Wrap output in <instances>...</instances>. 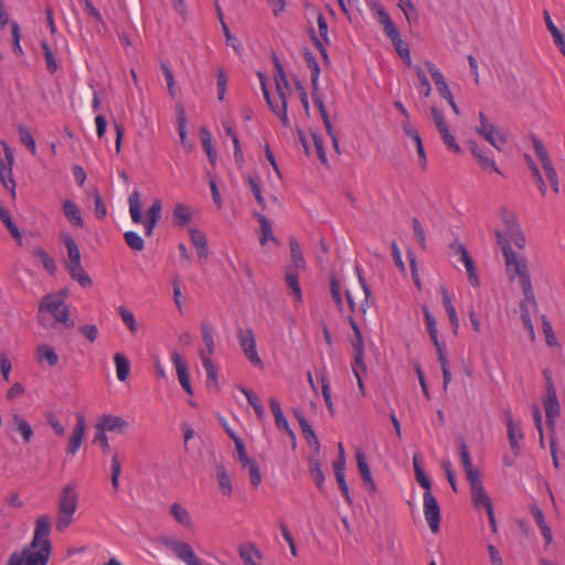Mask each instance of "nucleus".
I'll list each match as a JSON object with an SVG mask.
<instances>
[{
    "instance_id": "27",
    "label": "nucleus",
    "mask_w": 565,
    "mask_h": 565,
    "mask_svg": "<svg viewBox=\"0 0 565 565\" xmlns=\"http://www.w3.org/2000/svg\"><path fill=\"white\" fill-rule=\"evenodd\" d=\"M530 511L536 525L540 527L541 534L543 535L546 545L551 544L553 540L552 531L545 521L543 511L536 504L531 505Z\"/></svg>"
},
{
    "instance_id": "6",
    "label": "nucleus",
    "mask_w": 565,
    "mask_h": 565,
    "mask_svg": "<svg viewBox=\"0 0 565 565\" xmlns=\"http://www.w3.org/2000/svg\"><path fill=\"white\" fill-rule=\"evenodd\" d=\"M64 296L65 294H51L43 297L39 306V311H47L57 323L71 328L73 323L70 321V311L64 302Z\"/></svg>"
},
{
    "instance_id": "25",
    "label": "nucleus",
    "mask_w": 565,
    "mask_h": 565,
    "mask_svg": "<svg viewBox=\"0 0 565 565\" xmlns=\"http://www.w3.org/2000/svg\"><path fill=\"white\" fill-rule=\"evenodd\" d=\"M480 126L476 128V131L482 136L486 140H490L491 134H497L498 140L501 145L507 143V137L500 132L492 124L489 122L484 113H479Z\"/></svg>"
},
{
    "instance_id": "60",
    "label": "nucleus",
    "mask_w": 565,
    "mask_h": 565,
    "mask_svg": "<svg viewBox=\"0 0 565 565\" xmlns=\"http://www.w3.org/2000/svg\"><path fill=\"white\" fill-rule=\"evenodd\" d=\"M415 70H416V75L419 79L418 92L424 97H428L431 93V87H430L429 81H428L426 74L424 73V71L419 66H416Z\"/></svg>"
},
{
    "instance_id": "37",
    "label": "nucleus",
    "mask_w": 565,
    "mask_h": 565,
    "mask_svg": "<svg viewBox=\"0 0 565 565\" xmlns=\"http://www.w3.org/2000/svg\"><path fill=\"white\" fill-rule=\"evenodd\" d=\"M545 415H546V424L552 433H555V418L559 415V403L557 401H543Z\"/></svg>"
},
{
    "instance_id": "30",
    "label": "nucleus",
    "mask_w": 565,
    "mask_h": 565,
    "mask_svg": "<svg viewBox=\"0 0 565 565\" xmlns=\"http://www.w3.org/2000/svg\"><path fill=\"white\" fill-rule=\"evenodd\" d=\"M425 65L430 73V76L437 86L439 94L445 96L451 93L443 73L431 62H426Z\"/></svg>"
},
{
    "instance_id": "61",
    "label": "nucleus",
    "mask_w": 565,
    "mask_h": 565,
    "mask_svg": "<svg viewBox=\"0 0 565 565\" xmlns=\"http://www.w3.org/2000/svg\"><path fill=\"white\" fill-rule=\"evenodd\" d=\"M41 46H42L43 54L45 57L47 71L53 74L57 70V63L54 57V54H53L50 45L46 42H42Z\"/></svg>"
},
{
    "instance_id": "5",
    "label": "nucleus",
    "mask_w": 565,
    "mask_h": 565,
    "mask_svg": "<svg viewBox=\"0 0 565 565\" xmlns=\"http://www.w3.org/2000/svg\"><path fill=\"white\" fill-rule=\"evenodd\" d=\"M159 543L185 565H204L203 561L188 542L164 535L159 539Z\"/></svg>"
},
{
    "instance_id": "2",
    "label": "nucleus",
    "mask_w": 565,
    "mask_h": 565,
    "mask_svg": "<svg viewBox=\"0 0 565 565\" xmlns=\"http://www.w3.org/2000/svg\"><path fill=\"white\" fill-rule=\"evenodd\" d=\"M497 243L500 246L505 259L508 270L514 268V273L519 277L520 285L523 290L524 299L520 302L521 319L531 318L530 305L537 308L534 289L531 282V276L525 259H518L515 253L509 245L508 241L497 232Z\"/></svg>"
},
{
    "instance_id": "11",
    "label": "nucleus",
    "mask_w": 565,
    "mask_h": 565,
    "mask_svg": "<svg viewBox=\"0 0 565 565\" xmlns=\"http://www.w3.org/2000/svg\"><path fill=\"white\" fill-rule=\"evenodd\" d=\"M424 515L433 533H438L440 524V507L437 499L429 491L423 495Z\"/></svg>"
},
{
    "instance_id": "17",
    "label": "nucleus",
    "mask_w": 565,
    "mask_h": 565,
    "mask_svg": "<svg viewBox=\"0 0 565 565\" xmlns=\"http://www.w3.org/2000/svg\"><path fill=\"white\" fill-rule=\"evenodd\" d=\"M333 469L338 486L342 494L345 497L347 501L351 503L349 486L345 481V455L342 444H339V457L333 463Z\"/></svg>"
},
{
    "instance_id": "14",
    "label": "nucleus",
    "mask_w": 565,
    "mask_h": 565,
    "mask_svg": "<svg viewBox=\"0 0 565 565\" xmlns=\"http://www.w3.org/2000/svg\"><path fill=\"white\" fill-rule=\"evenodd\" d=\"M129 428V423L120 416L106 414L103 415L96 424V430L106 433L125 434Z\"/></svg>"
},
{
    "instance_id": "41",
    "label": "nucleus",
    "mask_w": 565,
    "mask_h": 565,
    "mask_svg": "<svg viewBox=\"0 0 565 565\" xmlns=\"http://www.w3.org/2000/svg\"><path fill=\"white\" fill-rule=\"evenodd\" d=\"M192 217L191 209L183 204L178 203L173 210V222L180 226H185L190 223Z\"/></svg>"
},
{
    "instance_id": "48",
    "label": "nucleus",
    "mask_w": 565,
    "mask_h": 565,
    "mask_svg": "<svg viewBox=\"0 0 565 565\" xmlns=\"http://www.w3.org/2000/svg\"><path fill=\"white\" fill-rule=\"evenodd\" d=\"M355 271L358 274V279H359V282L363 289V292H364V300L361 302L360 305V309L363 313L366 312L367 308H370L372 305H374V300L372 299L371 300V296H372V292H371V288L370 286L367 285L365 278L360 274L359 269L355 267Z\"/></svg>"
},
{
    "instance_id": "28",
    "label": "nucleus",
    "mask_w": 565,
    "mask_h": 565,
    "mask_svg": "<svg viewBox=\"0 0 565 565\" xmlns=\"http://www.w3.org/2000/svg\"><path fill=\"white\" fill-rule=\"evenodd\" d=\"M440 294H441V298H443V303H444V307L447 311V315H448V318H449V322L451 324V328H452V331L454 333H457L458 332V328H459V318L457 316V312H456V309L451 302V297L447 290V288L445 286H441L440 287Z\"/></svg>"
},
{
    "instance_id": "64",
    "label": "nucleus",
    "mask_w": 565,
    "mask_h": 565,
    "mask_svg": "<svg viewBox=\"0 0 565 565\" xmlns=\"http://www.w3.org/2000/svg\"><path fill=\"white\" fill-rule=\"evenodd\" d=\"M162 203L159 199H156L152 205L147 211L146 221L158 223L161 217Z\"/></svg>"
},
{
    "instance_id": "55",
    "label": "nucleus",
    "mask_w": 565,
    "mask_h": 565,
    "mask_svg": "<svg viewBox=\"0 0 565 565\" xmlns=\"http://www.w3.org/2000/svg\"><path fill=\"white\" fill-rule=\"evenodd\" d=\"M542 329L545 335V341L548 347H557L558 342L556 340L553 327L545 315L542 316Z\"/></svg>"
},
{
    "instance_id": "24",
    "label": "nucleus",
    "mask_w": 565,
    "mask_h": 565,
    "mask_svg": "<svg viewBox=\"0 0 565 565\" xmlns=\"http://www.w3.org/2000/svg\"><path fill=\"white\" fill-rule=\"evenodd\" d=\"M215 472L220 492L224 497H231L233 494V484L226 467L223 463H216Z\"/></svg>"
},
{
    "instance_id": "1",
    "label": "nucleus",
    "mask_w": 565,
    "mask_h": 565,
    "mask_svg": "<svg viewBox=\"0 0 565 565\" xmlns=\"http://www.w3.org/2000/svg\"><path fill=\"white\" fill-rule=\"evenodd\" d=\"M51 519L41 514L34 523L32 540L20 551L10 554L7 565H47L52 555Z\"/></svg>"
},
{
    "instance_id": "4",
    "label": "nucleus",
    "mask_w": 565,
    "mask_h": 565,
    "mask_svg": "<svg viewBox=\"0 0 565 565\" xmlns=\"http://www.w3.org/2000/svg\"><path fill=\"white\" fill-rule=\"evenodd\" d=\"M78 507V493L73 484H66L58 498L55 529L64 532L73 522Z\"/></svg>"
},
{
    "instance_id": "47",
    "label": "nucleus",
    "mask_w": 565,
    "mask_h": 565,
    "mask_svg": "<svg viewBox=\"0 0 565 565\" xmlns=\"http://www.w3.org/2000/svg\"><path fill=\"white\" fill-rule=\"evenodd\" d=\"M257 221L260 224V237L259 242L264 246L267 244L269 239H274L273 236V228L270 222L267 220V217L263 214H256Z\"/></svg>"
},
{
    "instance_id": "22",
    "label": "nucleus",
    "mask_w": 565,
    "mask_h": 565,
    "mask_svg": "<svg viewBox=\"0 0 565 565\" xmlns=\"http://www.w3.org/2000/svg\"><path fill=\"white\" fill-rule=\"evenodd\" d=\"M170 514L173 520L186 530H192L194 522L190 511L182 504L174 502L170 505Z\"/></svg>"
},
{
    "instance_id": "13",
    "label": "nucleus",
    "mask_w": 565,
    "mask_h": 565,
    "mask_svg": "<svg viewBox=\"0 0 565 565\" xmlns=\"http://www.w3.org/2000/svg\"><path fill=\"white\" fill-rule=\"evenodd\" d=\"M170 360L175 369L177 377L181 387L186 392V394L193 395V388L190 382V374L186 362L182 359L178 351L171 352Z\"/></svg>"
},
{
    "instance_id": "63",
    "label": "nucleus",
    "mask_w": 565,
    "mask_h": 565,
    "mask_svg": "<svg viewBox=\"0 0 565 565\" xmlns=\"http://www.w3.org/2000/svg\"><path fill=\"white\" fill-rule=\"evenodd\" d=\"M1 222L6 225V227L9 230L11 235L17 239L19 244H22V236L19 231V228L15 226V224L12 222L9 213H2L0 217Z\"/></svg>"
},
{
    "instance_id": "8",
    "label": "nucleus",
    "mask_w": 565,
    "mask_h": 565,
    "mask_svg": "<svg viewBox=\"0 0 565 565\" xmlns=\"http://www.w3.org/2000/svg\"><path fill=\"white\" fill-rule=\"evenodd\" d=\"M449 250L450 255L458 256L459 262H461L465 265L470 284L473 287H478L480 285V281L477 275V268L467 247L459 241H455L449 244Z\"/></svg>"
},
{
    "instance_id": "62",
    "label": "nucleus",
    "mask_w": 565,
    "mask_h": 565,
    "mask_svg": "<svg viewBox=\"0 0 565 565\" xmlns=\"http://www.w3.org/2000/svg\"><path fill=\"white\" fill-rule=\"evenodd\" d=\"M439 134L444 143L449 150L456 153L461 152L460 146L456 142L455 137L450 134L448 128H444L443 130L439 131Z\"/></svg>"
},
{
    "instance_id": "33",
    "label": "nucleus",
    "mask_w": 565,
    "mask_h": 565,
    "mask_svg": "<svg viewBox=\"0 0 565 565\" xmlns=\"http://www.w3.org/2000/svg\"><path fill=\"white\" fill-rule=\"evenodd\" d=\"M63 211H64L66 218L73 225L81 226V227L84 225L81 211L78 210L77 205L73 201L65 200L63 203Z\"/></svg>"
},
{
    "instance_id": "18",
    "label": "nucleus",
    "mask_w": 565,
    "mask_h": 565,
    "mask_svg": "<svg viewBox=\"0 0 565 565\" xmlns=\"http://www.w3.org/2000/svg\"><path fill=\"white\" fill-rule=\"evenodd\" d=\"M200 359L203 369L206 373L207 390L217 392L220 390V384L216 364L212 361V359L209 355H206L205 351H200Z\"/></svg>"
},
{
    "instance_id": "36",
    "label": "nucleus",
    "mask_w": 565,
    "mask_h": 565,
    "mask_svg": "<svg viewBox=\"0 0 565 565\" xmlns=\"http://www.w3.org/2000/svg\"><path fill=\"white\" fill-rule=\"evenodd\" d=\"M289 245L291 255V265L289 267L296 270L302 269L305 267V258L302 256L298 241L291 237L289 239Z\"/></svg>"
},
{
    "instance_id": "32",
    "label": "nucleus",
    "mask_w": 565,
    "mask_h": 565,
    "mask_svg": "<svg viewBox=\"0 0 565 565\" xmlns=\"http://www.w3.org/2000/svg\"><path fill=\"white\" fill-rule=\"evenodd\" d=\"M66 269L68 274L71 275L72 279L77 281L82 287H89L92 286V279L90 277L85 273L82 263L73 264V265H66Z\"/></svg>"
},
{
    "instance_id": "50",
    "label": "nucleus",
    "mask_w": 565,
    "mask_h": 565,
    "mask_svg": "<svg viewBox=\"0 0 565 565\" xmlns=\"http://www.w3.org/2000/svg\"><path fill=\"white\" fill-rule=\"evenodd\" d=\"M471 495L472 502L477 508L483 507L487 510L488 507H492V502L484 492L483 486L471 489Z\"/></svg>"
},
{
    "instance_id": "38",
    "label": "nucleus",
    "mask_w": 565,
    "mask_h": 565,
    "mask_svg": "<svg viewBox=\"0 0 565 565\" xmlns=\"http://www.w3.org/2000/svg\"><path fill=\"white\" fill-rule=\"evenodd\" d=\"M201 333L202 339L205 344V353L211 358V355L215 352V342H214V334H213V327L212 324L207 322H203L201 324Z\"/></svg>"
},
{
    "instance_id": "42",
    "label": "nucleus",
    "mask_w": 565,
    "mask_h": 565,
    "mask_svg": "<svg viewBox=\"0 0 565 565\" xmlns=\"http://www.w3.org/2000/svg\"><path fill=\"white\" fill-rule=\"evenodd\" d=\"M200 136H201L202 147H203L204 151L206 152V156H207L210 162L214 164L217 156H216V151L212 145L211 134L209 132V130L205 127H202L200 129Z\"/></svg>"
},
{
    "instance_id": "53",
    "label": "nucleus",
    "mask_w": 565,
    "mask_h": 565,
    "mask_svg": "<svg viewBox=\"0 0 565 565\" xmlns=\"http://www.w3.org/2000/svg\"><path fill=\"white\" fill-rule=\"evenodd\" d=\"M124 237H125L126 244L132 250L140 252L143 249V247H145L143 238L137 232L128 231L125 233Z\"/></svg>"
},
{
    "instance_id": "56",
    "label": "nucleus",
    "mask_w": 565,
    "mask_h": 565,
    "mask_svg": "<svg viewBox=\"0 0 565 565\" xmlns=\"http://www.w3.org/2000/svg\"><path fill=\"white\" fill-rule=\"evenodd\" d=\"M239 556L244 565H258L254 557H260L258 551L254 546H242L239 548Z\"/></svg>"
},
{
    "instance_id": "35",
    "label": "nucleus",
    "mask_w": 565,
    "mask_h": 565,
    "mask_svg": "<svg viewBox=\"0 0 565 565\" xmlns=\"http://www.w3.org/2000/svg\"><path fill=\"white\" fill-rule=\"evenodd\" d=\"M63 243L67 248V260L65 266L81 263V252L73 237L64 235Z\"/></svg>"
},
{
    "instance_id": "40",
    "label": "nucleus",
    "mask_w": 565,
    "mask_h": 565,
    "mask_svg": "<svg viewBox=\"0 0 565 565\" xmlns=\"http://www.w3.org/2000/svg\"><path fill=\"white\" fill-rule=\"evenodd\" d=\"M309 473L318 489L322 490L324 484V473L320 461L312 457L309 459Z\"/></svg>"
},
{
    "instance_id": "57",
    "label": "nucleus",
    "mask_w": 565,
    "mask_h": 565,
    "mask_svg": "<svg viewBox=\"0 0 565 565\" xmlns=\"http://www.w3.org/2000/svg\"><path fill=\"white\" fill-rule=\"evenodd\" d=\"M0 181L2 185L9 190L12 196H15V181L12 174V168H8L7 170L0 169Z\"/></svg>"
},
{
    "instance_id": "43",
    "label": "nucleus",
    "mask_w": 565,
    "mask_h": 565,
    "mask_svg": "<svg viewBox=\"0 0 565 565\" xmlns=\"http://www.w3.org/2000/svg\"><path fill=\"white\" fill-rule=\"evenodd\" d=\"M13 424L15 425L17 431L22 436L25 443H29L33 436V429L31 425L22 418L20 415H14L12 417Z\"/></svg>"
},
{
    "instance_id": "10",
    "label": "nucleus",
    "mask_w": 565,
    "mask_h": 565,
    "mask_svg": "<svg viewBox=\"0 0 565 565\" xmlns=\"http://www.w3.org/2000/svg\"><path fill=\"white\" fill-rule=\"evenodd\" d=\"M502 221L505 225V233L503 234L501 231H499V233L508 241L509 244L510 241L508 237H510L516 247L524 248L526 239L515 216L512 213L504 211L502 214ZM498 230L494 232L495 236Z\"/></svg>"
},
{
    "instance_id": "26",
    "label": "nucleus",
    "mask_w": 565,
    "mask_h": 565,
    "mask_svg": "<svg viewBox=\"0 0 565 565\" xmlns=\"http://www.w3.org/2000/svg\"><path fill=\"white\" fill-rule=\"evenodd\" d=\"M189 234L191 242L198 252V256L202 259H206L209 257V246L205 234L198 228H191Z\"/></svg>"
},
{
    "instance_id": "20",
    "label": "nucleus",
    "mask_w": 565,
    "mask_h": 565,
    "mask_svg": "<svg viewBox=\"0 0 565 565\" xmlns=\"http://www.w3.org/2000/svg\"><path fill=\"white\" fill-rule=\"evenodd\" d=\"M468 147L482 170L501 173L494 160L487 156L486 150L476 141L470 140Z\"/></svg>"
},
{
    "instance_id": "12",
    "label": "nucleus",
    "mask_w": 565,
    "mask_h": 565,
    "mask_svg": "<svg viewBox=\"0 0 565 565\" xmlns=\"http://www.w3.org/2000/svg\"><path fill=\"white\" fill-rule=\"evenodd\" d=\"M128 205H129V214H130L131 221L135 224L143 223L145 224V234L147 236H151L157 223L142 220V214H141L142 205H141V200H140V192L138 190H134L130 193V195L128 198Z\"/></svg>"
},
{
    "instance_id": "19",
    "label": "nucleus",
    "mask_w": 565,
    "mask_h": 565,
    "mask_svg": "<svg viewBox=\"0 0 565 565\" xmlns=\"http://www.w3.org/2000/svg\"><path fill=\"white\" fill-rule=\"evenodd\" d=\"M34 358L39 365L54 367L60 363V356L55 349L47 343H41L35 348Z\"/></svg>"
},
{
    "instance_id": "3",
    "label": "nucleus",
    "mask_w": 565,
    "mask_h": 565,
    "mask_svg": "<svg viewBox=\"0 0 565 565\" xmlns=\"http://www.w3.org/2000/svg\"><path fill=\"white\" fill-rule=\"evenodd\" d=\"M276 74H275V88L276 94L271 96L267 88L265 76L258 72L257 76L260 82L262 92L264 98L267 102L270 110L279 118L284 127H290V119L288 117V98L292 94L291 85L287 79L282 66L276 61Z\"/></svg>"
},
{
    "instance_id": "46",
    "label": "nucleus",
    "mask_w": 565,
    "mask_h": 565,
    "mask_svg": "<svg viewBox=\"0 0 565 565\" xmlns=\"http://www.w3.org/2000/svg\"><path fill=\"white\" fill-rule=\"evenodd\" d=\"M393 46L395 47L398 56L404 61L407 66L412 65L411 50L406 42L402 40V36H398L391 41Z\"/></svg>"
},
{
    "instance_id": "23",
    "label": "nucleus",
    "mask_w": 565,
    "mask_h": 565,
    "mask_svg": "<svg viewBox=\"0 0 565 565\" xmlns=\"http://www.w3.org/2000/svg\"><path fill=\"white\" fill-rule=\"evenodd\" d=\"M377 22L383 26V31L385 35L392 41L398 36H401L399 30L395 25L394 21L386 12L383 7H379L376 10Z\"/></svg>"
},
{
    "instance_id": "45",
    "label": "nucleus",
    "mask_w": 565,
    "mask_h": 565,
    "mask_svg": "<svg viewBox=\"0 0 565 565\" xmlns=\"http://www.w3.org/2000/svg\"><path fill=\"white\" fill-rule=\"evenodd\" d=\"M364 343L360 328L355 323V366H359L363 372L366 371V366L363 362Z\"/></svg>"
},
{
    "instance_id": "49",
    "label": "nucleus",
    "mask_w": 565,
    "mask_h": 565,
    "mask_svg": "<svg viewBox=\"0 0 565 565\" xmlns=\"http://www.w3.org/2000/svg\"><path fill=\"white\" fill-rule=\"evenodd\" d=\"M306 64L310 72V78L313 86V89L317 90L319 76H320V67L315 56L311 53L305 54Z\"/></svg>"
},
{
    "instance_id": "7",
    "label": "nucleus",
    "mask_w": 565,
    "mask_h": 565,
    "mask_svg": "<svg viewBox=\"0 0 565 565\" xmlns=\"http://www.w3.org/2000/svg\"><path fill=\"white\" fill-rule=\"evenodd\" d=\"M237 340L244 356L256 367H263V361L257 351L256 337L250 328L238 329Z\"/></svg>"
},
{
    "instance_id": "31",
    "label": "nucleus",
    "mask_w": 565,
    "mask_h": 565,
    "mask_svg": "<svg viewBox=\"0 0 565 565\" xmlns=\"http://www.w3.org/2000/svg\"><path fill=\"white\" fill-rule=\"evenodd\" d=\"M543 15H544V21H545L546 28L550 31V33L552 34L555 44L557 45L559 51L565 56V40H564V36H563L562 32L554 24V22H553V20H552V18H551V15H550L547 10L543 11Z\"/></svg>"
},
{
    "instance_id": "52",
    "label": "nucleus",
    "mask_w": 565,
    "mask_h": 565,
    "mask_svg": "<svg viewBox=\"0 0 565 565\" xmlns=\"http://www.w3.org/2000/svg\"><path fill=\"white\" fill-rule=\"evenodd\" d=\"M118 313H119L122 322L125 323V326L129 329V331L131 333H136L138 330V326H137L135 315L130 310L125 308L124 306L118 307Z\"/></svg>"
},
{
    "instance_id": "29",
    "label": "nucleus",
    "mask_w": 565,
    "mask_h": 565,
    "mask_svg": "<svg viewBox=\"0 0 565 565\" xmlns=\"http://www.w3.org/2000/svg\"><path fill=\"white\" fill-rule=\"evenodd\" d=\"M313 104L315 106L318 108L320 115H321V118L324 122V126H326V129L330 136V138L332 139V143H333V147L335 149V151L339 152V142H338V138L337 136L334 135V131H333V128L331 126V122H330V119H329V116H328V113L326 110V107H324V104L323 102L321 100V98L319 96H317L316 94L313 95Z\"/></svg>"
},
{
    "instance_id": "54",
    "label": "nucleus",
    "mask_w": 565,
    "mask_h": 565,
    "mask_svg": "<svg viewBox=\"0 0 565 565\" xmlns=\"http://www.w3.org/2000/svg\"><path fill=\"white\" fill-rule=\"evenodd\" d=\"M242 467L244 469H247L252 486L255 488L258 487L262 482V475L259 471L258 463L254 459H252Z\"/></svg>"
},
{
    "instance_id": "16",
    "label": "nucleus",
    "mask_w": 565,
    "mask_h": 565,
    "mask_svg": "<svg viewBox=\"0 0 565 565\" xmlns=\"http://www.w3.org/2000/svg\"><path fill=\"white\" fill-rule=\"evenodd\" d=\"M86 422L85 417L82 414L76 416V424L72 430V434L68 438L67 443V452L72 456L76 455L79 450L84 437H85Z\"/></svg>"
},
{
    "instance_id": "21",
    "label": "nucleus",
    "mask_w": 565,
    "mask_h": 565,
    "mask_svg": "<svg viewBox=\"0 0 565 565\" xmlns=\"http://www.w3.org/2000/svg\"><path fill=\"white\" fill-rule=\"evenodd\" d=\"M270 408L273 412V415L275 417L276 426L278 429L285 431L291 439L292 446H296V436L294 431L291 430L287 418L285 417L281 406L279 402L276 398H270Z\"/></svg>"
},
{
    "instance_id": "44",
    "label": "nucleus",
    "mask_w": 565,
    "mask_h": 565,
    "mask_svg": "<svg viewBox=\"0 0 565 565\" xmlns=\"http://www.w3.org/2000/svg\"><path fill=\"white\" fill-rule=\"evenodd\" d=\"M32 254L42 263L47 273L53 275L56 271V264L54 259L43 248L35 247L32 250Z\"/></svg>"
},
{
    "instance_id": "39",
    "label": "nucleus",
    "mask_w": 565,
    "mask_h": 565,
    "mask_svg": "<svg viewBox=\"0 0 565 565\" xmlns=\"http://www.w3.org/2000/svg\"><path fill=\"white\" fill-rule=\"evenodd\" d=\"M114 362L116 366L117 379L120 382H124L128 379L130 373V363L127 358L121 353H116L114 356Z\"/></svg>"
},
{
    "instance_id": "59",
    "label": "nucleus",
    "mask_w": 565,
    "mask_h": 565,
    "mask_svg": "<svg viewBox=\"0 0 565 565\" xmlns=\"http://www.w3.org/2000/svg\"><path fill=\"white\" fill-rule=\"evenodd\" d=\"M19 135H20V140L21 142L33 153L35 154L36 152V143H35V140L33 138V136L31 135L30 130L24 127V126H21L19 128Z\"/></svg>"
},
{
    "instance_id": "15",
    "label": "nucleus",
    "mask_w": 565,
    "mask_h": 565,
    "mask_svg": "<svg viewBox=\"0 0 565 565\" xmlns=\"http://www.w3.org/2000/svg\"><path fill=\"white\" fill-rule=\"evenodd\" d=\"M504 416L508 427L509 444L513 454L518 456L521 450L520 441L524 439V434L521 426L514 422L511 411H505Z\"/></svg>"
},
{
    "instance_id": "58",
    "label": "nucleus",
    "mask_w": 565,
    "mask_h": 565,
    "mask_svg": "<svg viewBox=\"0 0 565 565\" xmlns=\"http://www.w3.org/2000/svg\"><path fill=\"white\" fill-rule=\"evenodd\" d=\"M330 291H331L332 299L335 302L338 309L340 311H342L343 310V301H342V297H341V282L335 277L330 278Z\"/></svg>"
},
{
    "instance_id": "34",
    "label": "nucleus",
    "mask_w": 565,
    "mask_h": 565,
    "mask_svg": "<svg viewBox=\"0 0 565 565\" xmlns=\"http://www.w3.org/2000/svg\"><path fill=\"white\" fill-rule=\"evenodd\" d=\"M297 271L298 270L292 269L291 267H288L287 274H286V281H287L288 287L292 291V296L295 298V301L298 302V303H301V301H302V292H301V288H300V285H299V279H298Z\"/></svg>"
},
{
    "instance_id": "9",
    "label": "nucleus",
    "mask_w": 565,
    "mask_h": 565,
    "mask_svg": "<svg viewBox=\"0 0 565 565\" xmlns=\"http://www.w3.org/2000/svg\"><path fill=\"white\" fill-rule=\"evenodd\" d=\"M355 465L361 478L362 487L370 495H375L377 486L374 481L371 466L364 452L355 450Z\"/></svg>"
},
{
    "instance_id": "51",
    "label": "nucleus",
    "mask_w": 565,
    "mask_h": 565,
    "mask_svg": "<svg viewBox=\"0 0 565 565\" xmlns=\"http://www.w3.org/2000/svg\"><path fill=\"white\" fill-rule=\"evenodd\" d=\"M246 182L248 183L250 191L256 199L257 203L264 209L265 207V198L263 196L259 178L257 175L248 174L246 177Z\"/></svg>"
}]
</instances>
